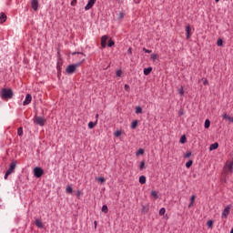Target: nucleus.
Returning a JSON list of instances; mask_svg holds the SVG:
<instances>
[{"label":"nucleus","mask_w":233,"mask_h":233,"mask_svg":"<svg viewBox=\"0 0 233 233\" xmlns=\"http://www.w3.org/2000/svg\"><path fill=\"white\" fill-rule=\"evenodd\" d=\"M17 167V161L13 160L10 165L8 169L6 170L4 179H8V176H10L11 174H14V172H15V167Z\"/></svg>","instance_id":"obj_1"},{"label":"nucleus","mask_w":233,"mask_h":233,"mask_svg":"<svg viewBox=\"0 0 233 233\" xmlns=\"http://www.w3.org/2000/svg\"><path fill=\"white\" fill-rule=\"evenodd\" d=\"M1 97L2 99H12V97H14V92L12 89L3 88Z\"/></svg>","instance_id":"obj_2"},{"label":"nucleus","mask_w":233,"mask_h":233,"mask_svg":"<svg viewBox=\"0 0 233 233\" xmlns=\"http://www.w3.org/2000/svg\"><path fill=\"white\" fill-rule=\"evenodd\" d=\"M224 176L232 174L233 172V161L227 162L223 168Z\"/></svg>","instance_id":"obj_3"},{"label":"nucleus","mask_w":233,"mask_h":233,"mask_svg":"<svg viewBox=\"0 0 233 233\" xmlns=\"http://www.w3.org/2000/svg\"><path fill=\"white\" fill-rule=\"evenodd\" d=\"M81 65H83V62H78L76 64L69 65L66 69V74H74V72H76V68H77L78 66H81Z\"/></svg>","instance_id":"obj_4"},{"label":"nucleus","mask_w":233,"mask_h":233,"mask_svg":"<svg viewBox=\"0 0 233 233\" xmlns=\"http://www.w3.org/2000/svg\"><path fill=\"white\" fill-rule=\"evenodd\" d=\"M45 174V170L43 168L36 167L34 168V176L35 177H41Z\"/></svg>","instance_id":"obj_5"},{"label":"nucleus","mask_w":233,"mask_h":233,"mask_svg":"<svg viewBox=\"0 0 233 233\" xmlns=\"http://www.w3.org/2000/svg\"><path fill=\"white\" fill-rule=\"evenodd\" d=\"M232 206L230 205H228L224 210L222 211V214H221V218L222 219H227V218H228V214H230V208H231Z\"/></svg>","instance_id":"obj_6"},{"label":"nucleus","mask_w":233,"mask_h":233,"mask_svg":"<svg viewBox=\"0 0 233 233\" xmlns=\"http://www.w3.org/2000/svg\"><path fill=\"white\" fill-rule=\"evenodd\" d=\"M31 103H32V95L27 94V95L25 96V101L23 102V106H26V105H30Z\"/></svg>","instance_id":"obj_7"},{"label":"nucleus","mask_w":233,"mask_h":233,"mask_svg":"<svg viewBox=\"0 0 233 233\" xmlns=\"http://www.w3.org/2000/svg\"><path fill=\"white\" fill-rule=\"evenodd\" d=\"M106 41H108V35H105L101 37V47L106 48Z\"/></svg>","instance_id":"obj_8"},{"label":"nucleus","mask_w":233,"mask_h":233,"mask_svg":"<svg viewBox=\"0 0 233 233\" xmlns=\"http://www.w3.org/2000/svg\"><path fill=\"white\" fill-rule=\"evenodd\" d=\"M96 1L97 0H88L86 5L85 6V10H90L96 5Z\"/></svg>","instance_id":"obj_9"},{"label":"nucleus","mask_w":233,"mask_h":233,"mask_svg":"<svg viewBox=\"0 0 233 233\" xmlns=\"http://www.w3.org/2000/svg\"><path fill=\"white\" fill-rule=\"evenodd\" d=\"M31 7L36 12V10L39 8V1L37 0H32L31 1Z\"/></svg>","instance_id":"obj_10"},{"label":"nucleus","mask_w":233,"mask_h":233,"mask_svg":"<svg viewBox=\"0 0 233 233\" xmlns=\"http://www.w3.org/2000/svg\"><path fill=\"white\" fill-rule=\"evenodd\" d=\"M35 123H36V125H39L40 127H45V118H43L42 116H37L35 118Z\"/></svg>","instance_id":"obj_11"},{"label":"nucleus","mask_w":233,"mask_h":233,"mask_svg":"<svg viewBox=\"0 0 233 233\" xmlns=\"http://www.w3.org/2000/svg\"><path fill=\"white\" fill-rule=\"evenodd\" d=\"M190 25H186V35H187V39H190Z\"/></svg>","instance_id":"obj_12"},{"label":"nucleus","mask_w":233,"mask_h":233,"mask_svg":"<svg viewBox=\"0 0 233 233\" xmlns=\"http://www.w3.org/2000/svg\"><path fill=\"white\" fill-rule=\"evenodd\" d=\"M35 227H37L38 228H43V222H42L39 218L35 219Z\"/></svg>","instance_id":"obj_13"},{"label":"nucleus","mask_w":233,"mask_h":233,"mask_svg":"<svg viewBox=\"0 0 233 233\" xmlns=\"http://www.w3.org/2000/svg\"><path fill=\"white\" fill-rule=\"evenodd\" d=\"M5 22H6V14L0 13V23H5Z\"/></svg>","instance_id":"obj_14"},{"label":"nucleus","mask_w":233,"mask_h":233,"mask_svg":"<svg viewBox=\"0 0 233 233\" xmlns=\"http://www.w3.org/2000/svg\"><path fill=\"white\" fill-rule=\"evenodd\" d=\"M219 147V144H218V142H215L214 144H211L209 147V150H217V148Z\"/></svg>","instance_id":"obj_15"},{"label":"nucleus","mask_w":233,"mask_h":233,"mask_svg":"<svg viewBox=\"0 0 233 233\" xmlns=\"http://www.w3.org/2000/svg\"><path fill=\"white\" fill-rule=\"evenodd\" d=\"M139 183H140V185H145V183H147V177L140 176L139 177Z\"/></svg>","instance_id":"obj_16"},{"label":"nucleus","mask_w":233,"mask_h":233,"mask_svg":"<svg viewBox=\"0 0 233 233\" xmlns=\"http://www.w3.org/2000/svg\"><path fill=\"white\" fill-rule=\"evenodd\" d=\"M152 72V67L144 68V76H150Z\"/></svg>","instance_id":"obj_17"},{"label":"nucleus","mask_w":233,"mask_h":233,"mask_svg":"<svg viewBox=\"0 0 233 233\" xmlns=\"http://www.w3.org/2000/svg\"><path fill=\"white\" fill-rule=\"evenodd\" d=\"M136 114H143V108L139 106H137L135 109Z\"/></svg>","instance_id":"obj_18"},{"label":"nucleus","mask_w":233,"mask_h":233,"mask_svg":"<svg viewBox=\"0 0 233 233\" xmlns=\"http://www.w3.org/2000/svg\"><path fill=\"white\" fill-rule=\"evenodd\" d=\"M131 128L133 130H136V128H137V120H134L132 123H131Z\"/></svg>","instance_id":"obj_19"},{"label":"nucleus","mask_w":233,"mask_h":233,"mask_svg":"<svg viewBox=\"0 0 233 233\" xmlns=\"http://www.w3.org/2000/svg\"><path fill=\"white\" fill-rule=\"evenodd\" d=\"M151 197L154 198L155 199H157L159 198V195H157V192L152 190Z\"/></svg>","instance_id":"obj_20"},{"label":"nucleus","mask_w":233,"mask_h":233,"mask_svg":"<svg viewBox=\"0 0 233 233\" xmlns=\"http://www.w3.org/2000/svg\"><path fill=\"white\" fill-rule=\"evenodd\" d=\"M102 212H104V214H108V206L104 205L102 207Z\"/></svg>","instance_id":"obj_21"},{"label":"nucleus","mask_w":233,"mask_h":233,"mask_svg":"<svg viewBox=\"0 0 233 233\" xmlns=\"http://www.w3.org/2000/svg\"><path fill=\"white\" fill-rule=\"evenodd\" d=\"M179 142L182 143V145H184V143H187V137H186L185 135H183V136L180 137Z\"/></svg>","instance_id":"obj_22"},{"label":"nucleus","mask_w":233,"mask_h":233,"mask_svg":"<svg viewBox=\"0 0 233 233\" xmlns=\"http://www.w3.org/2000/svg\"><path fill=\"white\" fill-rule=\"evenodd\" d=\"M114 45H116V43L114 42V40L110 39L107 43V46L109 48H112V46H114Z\"/></svg>","instance_id":"obj_23"},{"label":"nucleus","mask_w":233,"mask_h":233,"mask_svg":"<svg viewBox=\"0 0 233 233\" xmlns=\"http://www.w3.org/2000/svg\"><path fill=\"white\" fill-rule=\"evenodd\" d=\"M204 127L205 128H210V120L206 119Z\"/></svg>","instance_id":"obj_24"},{"label":"nucleus","mask_w":233,"mask_h":233,"mask_svg":"<svg viewBox=\"0 0 233 233\" xmlns=\"http://www.w3.org/2000/svg\"><path fill=\"white\" fill-rule=\"evenodd\" d=\"M96 125H97V122H89L88 128L92 129L94 128V127H96Z\"/></svg>","instance_id":"obj_25"},{"label":"nucleus","mask_w":233,"mask_h":233,"mask_svg":"<svg viewBox=\"0 0 233 233\" xmlns=\"http://www.w3.org/2000/svg\"><path fill=\"white\" fill-rule=\"evenodd\" d=\"M145 154V150L143 148H139L137 151V154L136 156H141Z\"/></svg>","instance_id":"obj_26"},{"label":"nucleus","mask_w":233,"mask_h":233,"mask_svg":"<svg viewBox=\"0 0 233 233\" xmlns=\"http://www.w3.org/2000/svg\"><path fill=\"white\" fill-rule=\"evenodd\" d=\"M230 117H231V116H228V115H227V114H223V115H222V118H223V119H226V121H230Z\"/></svg>","instance_id":"obj_27"},{"label":"nucleus","mask_w":233,"mask_h":233,"mask_svg":"<svg viewBox=\"0 0 233 233\" xmlns=\"http://www.w3.org/2000/svg\"><path fill=\"white\" fill-rule=\"evenodd\" d=\"M121 134H123V132L121 130H117L114 133L115 137H119L121 136Z\"/></svg>","instance_id":"obj_28"},{"label":"nucleus","mask_w":233,"mask_h":233,"mask_svg":"<svg viewBox=\"0 0 233 233\" xmlns=\"http://www.w3.org/2000/svg\"><path fill=\"white\" fill-rule=\"evenodd\" d=\"M213 225H214V221H212V220H208L207 222V226L208 227V228H212Z\"/></svg>","instance_id":"obj_29"},{"label":"nucleus","mask_w":233,"mask_h":233,"mask_svg":"<svg viewBox=\"0 0 233 233\" xmlns=\"http://www.w3.org/2000/svg\"><path fill=\"white\" fill-rule=\"evenodd\" d=\"M66 191L67 194H72V192H73L72 187L67 186Z\"/></svg>","instance_id":"obj_30"},{"label":"nucleus","mask_w":233,"mask_h":233,"mask_svg":"<svg viewBox=\"0 0 233 233\" xmlns=\"http://www.w3.org/2000/svg\"><path fill=\"white\" fill-rule=\"evenodd\" d=\"M165 212H167V209H165V208H160L159 216H165Z\"/></svg>","instance_id":"obj_31"},{"label":"nucleus","mask_w":233,"mask_h":233,"mask_svg":"<svg viewBox=\"0 0 233 233\" xmlns=\"http://www.w3.org/2000/svg\"><path fill=\"white\" fill-rule=\"evenodd\" d=\"M17 136H19V137L23 136V127H18Z\"/></svg>","instance_id":"obj_32"},{"label":"nucleus","mask_w":233,"mask_h":233,"mask_svg":"<svg viewBox=\"0 0 233 233\" xmlns=\"http://www.w3.org/2000/svg\"><path fill=\"white\" fill-rule=\"evenodd\" d=\"M217 45H218V46H223V39L219 38V39L217 41Z\"/></svg>","instance_id":"obj_33"},{"label":"nucleus","mask_w":233,"mask_h":233,"mask_svg":"<svg viewBox=\"0 0 233 233\" xmlns=\"http://www.w3.org/2000/svg\"><path fill=\"white\" fill-rule=\"evenodd\" d=\"M192 163H193L192 160H188V161L186 163L187 168H190V167H192Z\"/></svg>","instance_id":"obj_34"},{"label":"nucleus","mask_w":233,"mask_h":233,"mask_svg":"<svg viewBox=\"0 0 233 233\" xmlns=\"http://www.w3.org/2000/svg\"><path fill=\"white\" fill-rule=\"evenodd\" d=\"M144 169H145V161H141L139 166V170H144Z\"/></svg>","instance_id":"obj_35"},{"label":"nucleus","mask_w":233,"mask_h":233,"mask_svg":"<svg viewBox=\"0 0 233 233\" xmlns=\"http://www.w3.org/2000/svg\"><path fill=\"white\" fill-rule=\"evenodd\" d=\"M190 156H192V152L187 151V152L184 155V157L187 159V158L190 157Z\"/></svg>","instance_id":"obj_36"},{"label":"nucleus","mask_w":233,"mask_h":233,"mask_svg":"<svg viewBox=\"0 0 233 233\" xmlns=\"http://www.w3.org/2000/svg\"><path fill=\"white\" fill-rule=\"evenodd\" d=\"M178 93H179V96H184L185 95V90L183 89V87H180L178 89Z\"/></svg>","instance_id":"obj_37"},{"label":"nucleus","mask_w":233,"mask_h":233,"mask_svg":"<svg viewBox=\"0 0 233 233\" xmlns=\"http://www.w3.org/2000/svg\"><path fill=\"white\" fill-rule=\"evenodd\" d=\"M143 52H145V54H152V50L147 49L146 47H143Z\"/></svg>","instance_id":"obj_38"},{"label":"nucleus","mask_w":233,"mask_h":233,"mask_svg":"<svg viewBox=\"0 0 233 233\" xmlns=\"http://www.w3.org/2000/svg\"><path fill=\"white\" fill-rule=\"evenodd\" d=\"M125 17V13L124 12H120L118 14V19H123Z\"/></svg>","instance_id":"obj_39"},{"label":"nucleus","mask_w":233,"mask_h":233,"mask_svg":"<svg viewBox=\"0 0 233 233\" xmlns=\"http://www.w3.org/2000/svg\"><path fill=\"white\" fill-rule=\"evenodd\" d=\"M123 74V71L121 69L116 71V77H121V75Z\"/></svg>","instance_id":"obj_40"},{"label":"nucleus","mask_w":233,"mask_h":233,"mask_svg":"<svg viewBox=\"0 0 233 233\" xmlns=\"http://www.w3.org/2000/svg\"><path fill=\"white\" fill-rule=\"evenodd\" d=\"M124 88H125L126 92H130V86H128L127 84H126L124 86Z\"/></svg>","instance_id":"obj_41"},{"label":"nucleus","mask_w":233,"mask_h":233,"mask_svg":"<svg viewBox=\"0 0 233 233\" xmlns=\"http://www.w3.org/2000/svg\"><path fill=\"white\" fill-rule=\"evenodd\" d=\"M96 181H100V183H105V177H97Z\"/></svg>","instance_id":"obj_42"},{"label":"nucleus","mask_w":233,"mask_h":233,"mask_svg":"<svg viewBox=\"0 0 233 233\" xmlns=\"http://www.w3.org/2000/svg\"><path fill=\"white\" fill-rule=\"evenodd\" d=\"M151 59H152V61H156V59H157V55L152 54L151 55Z\"/></svg>","instance_id":"obj_43"},{"label":"nucleus","mask_w":233,"mask_h":233,"mask_svg":"<svg viewBox=\"0 0 233 233\" xmlns=\"http://www.w3.org/2000/svg\"><path fill=\"white\" fill-rule=\"evenodd\" d=\"M77 5V0H72L71 6H76Z\"/></svg>","instance_id":"obj_44"},{"label":"nucleus","mask_w":233,"mask_h":233,"mask_svg":"<svg viewBox=\"0 0 233 233\" xmlns=\"http://www.w3.org/2000/svg\"><path fill=\"white\" fill-rule=\"evenodd\" d=\"M196 199V196H191V198H190V201H191V203H194V200Z\"/></svg>","instance_id":"obj_45"},{"label":"nucleus","mask_w":233,"mask_h":233,"mask_svg":"<svg viewBox=\"0 0 233 233\" xmlns=\"http://www.w3.org/2000/svg\"><path fill=\"white\" fill-rule=\"evenodd\" d=\"M142 212H147V206H143V208H142Z\"/></svg>","instance_id":"obj_46"},{"label":"nucleus","mask_w":233,"mask_h":233,"mask_svg":"<svg viewBox=\"0 0 233 233\" xmlns=\"http://www.w3.org/2000/svg\"><path fill=\"white\" fill-rule=\"evenodd\" d=\"M127 54L132 55V47H129V48H128V50H127Z\"/></svg>","instance_id":"obj_47"},{"label":"nucleus","mask_w":233,"mask_h":233,"mask_svg":"<svg viewBox=\"0 0 233 233\" xmlns=\"http://www.w3.org/2000/svg\"><path fill=\"white\" fill-rule=\"evenodd\" d=\"M99 120V114L96 115V122L97 123V121Z\"/></svg>","instance_id":"obj_48"},{"label":"nucleus","mask_w":233,"mask_h":233,"mask_svg":"<svg viewBox=\"0 0 233 233\" xmlns=\"http://www.w3.org/2000/svg\"><path fill=\"white\" fill-rule=\"evenodd\" d=\"M79 196H81V191H80V190H77V191H76V197L79 198Z\"/></svg>","instance_id":"obj_49"},{"label":"nucleus","mask_w":233,"mask_h":233,"mask_svg":"<svg viewBox=\"0 0 233 233\" xmlns=\"http://www.w3.org/2000/svg\"><path fill=\"white\" fill-rule=\"evenodd\" d=\"M205 86L208 85V80H205L203 83Z\"/></svg>","instance_id":"obj_50"},{"label":"nucleus","mask_w":233,"mask_h":233,"mask_svg":"<svg viewBox=\"0 0 233 233\" xmlns=\"http://www.w3.org/2000/svg\"><path fill=\"white\" fill-rule=\"evenodd\" d=\"M192 205H194V202H190V204L188 205V208H190V207H192Z\"/></svg>","instance_id":"obj_51"},{"label":"nucleus","mask_w":233,"mask_h":233,"mask_svg":"<svg viewBox=\"0 0 233 233\" xmlns=\"http://www.w3.org/2000/svg\"><path fill=\"white\" fill-rule=\"evenodd\" d=\"M135 3L138 4V3H141V0H134Z\"/></svg>","instance_id":"obj_52"},{"label":"nucleus","mask_w":233,"mask_h":233,"mask_svg":"<svg viewBox=\"0 0 233 233\" xmlns=\"http://www.w3.org/2000/svg\"><path fill=\"white\" fill-rule=\"evenodd\" d=\"M76 52L73 53V56H76ZM77 54H81L83 56V53L77 52Z\"/></svg>","instance_id":"obj_53"},{"label":"nucleus","mask_w":233,"mask_h":233,"mask_svg":"<svg viewBox=\"0 0 233 233\" xmlns=\"http://www.w3.org/2000/svg\"><path fill=\"white\" fill-rule=\"evenodd\" d=\"M229 121L233 123V116H230Z\"/></svg>","instance_id":"obj_54"},{"label":"nucleus","mask_w":233,"mask_h":233,"mask_svg":"<svg viewBox=\"0 0 233 233\" xmlns=\"http://www.w3.org/2000/svg\"><path fill=\"white\" fill-rule=\"evenodd\" d=\"M94 223H95V227H97V221H95Z\"/></svg>","instance_id":"obj_55"},{"label":"nucleus","mask_w":233,"mask_h":233,"mask_svg":"<svg viewBox=\"0 0 233 233\" xmlns=\"http://www.w3.org/2000/svg\"><path fill=\"white\" fill-rule=\"evenodd\" d=\"M179 116H183V112H180V113H179Z\"/></svg>","instance_id":"obj_56"},{"label":"nucleus","mask_w":233,"mask_h":233,"mask_svg":"<svg viewBox=\"0 0 233 233\" xmlns=\"http://www.w3.org/2000/svg\"><path fill=\"white\" fill-rule=\"evenodd\" d=\"M165 218H166V219H168V216H167V215H166V217H165Z\"/></svg>","instance_id":"obj_57"},{"label":"nucleus","mask_w":233,"mask_h":233,"mask_svg":"<svg viewBox=\"0 0 233 233\" xmlns=\"http://www.w3.org/2000/svg\"><path fill=\"white\" fill-rule=\"evenodd\" d=\"M230 233H233V228L230 230Z\"/></svg>","instance_id":"obj_58"},{"label":"nucleus","mask_w":233,"mask_h":233,"mask_svg":"<svg viewBox=\"0 0 233 233\" xmlns=\"http://www.w3.org/2000/svg\"><path fill=\"white\" fill-rule=\"evenodd\" d=\"M215 1H216V3H218L219 0H215Z\"/></svg>","instance_id":"obj_59"},{"label":"nucleus","mask_w":233,"mask_h":233,"mask_svg":"<svg viewBox=\"0 0 233 233\" xmlns=\"http://www.w3.org/2000/svg\"><path fill=\"white\" fill-rule=\"evenodd\" d=\"M57 68H59V66H57Z\"/></svg>","instance_id":"obj_60"}]
</instances>
